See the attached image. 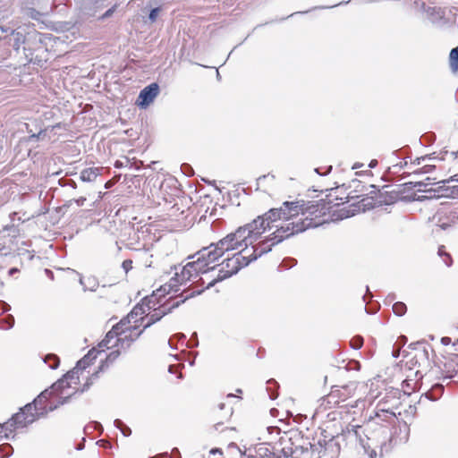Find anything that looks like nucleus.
I'll return each mask as SVG.
<instances>
[{"instance_id": "1", "label": "nucleus", "mask_w": 458, "mask_h": 458, "mask_svg": "<svg viewBox=\"0 0 458 458\" xmlns=\"http://www.w3.org/2000/svg\"><path fill=\"white\" fill-rule=\"evenodd\" d=\"M326 205L322 200L284 201L277 208H270L258 217H266L264 233L276 228L270 235L259 244L252 243L249 252L251 262L272 250L273 246L283 241L301 233L310 228H316L326 223Z\"/></svg>"}, {"instance_id": "2", "label": "nucleus", "mask_w": 458, "mask_h": 458, "mask_svg": "<svg viewBox=\"0 0 458 458\" xmlns=\"http://www.w3.org/2000/svg\"><path fill=\"white\" fill-rule=\"evenodd\" d=\"M267 218L257 217L250 223L239 226L234 232L226 234L216 242L203 247L188 259H195L182 267V278L197 277L200 274L205 275L216 271V266H210L216 262L224 255L231 251L250 250L252 245L264 233V223Z\"/></svg>"}, {"instance_id": "3", "label": "nucleus", "mask_w": 458, "mask_h": 458, "mask_svg": "<svg viewBox=\"0 0 458 458\" xmlns=\"http://www.w3.org/2000/svg\"><path fill=\"white\" fill-rule=\"evenodd\" d=\"M399 186L400 184L393 188V186L390 185H384L380 190H377L375 185H369L371 189L369 193V196L362 199L360 201L362 209L365 211L376 206L391 205L398 200L409 201V195H404L407 190H403L402 187L399 188Z\"/></svg>"}, {"instance_id": "4", "label": "nucleus", "mask_w": 458, "mask_h": 458, "mask_svg": "<svg viewBox=\"0 0 458 458\" xmlns=\"http://www.w3.org/2000/svg\"><path fill=\"white\" fill-rule=\"evenodd\" d=\"M249 252L250 250H241L233 253L231 257L228 256L225 259L221 264L217 265L219 269L216 277L210 280L205 288L209 289L213 287L217 282L231 277L237 274L242 267L251 263ZM210 266L213 265L211 264ZM215 266L216 267V265Z\"/></svg>"}, {"instance_id": "5", "label": "nucleus", "mask_w": 458, "mask_h": 458, "mask_svg": "<svg viewBox=\"0 0 458 458\" xmlns=\"http://www.w3.org/2000/svg\"><path fill=\"white\" fill-rule=\"evenodd\" d=\"M203 291L204 288L193 291L185 290L179 295L170 297L167 301H165L163 304H160L157 308H156V306L154 308H151L150 310H153L152 312L148 313L146 316L147 322L143 326V330H146L155 323L158 322L163 317L172 312L174 309L179 307L186 300L200 294L201 293H203Z\"/></svg>"}, {"instance_id": "6", "label": "nucleus", "mask_w": 458, "mask_h": 458, "mask_svg": "<svg viewBox=\"0 0 458 458\" xmlns=\"http://www.w3.org/2000/svg\"><path fill=\"white\" fill-rule=\"evenodd\" d=\"M301 440L298 436H295L294 438L281 437L279 444L282 446L281 453L284 458H319V454L314 455V451L310 450V442L303 441L302 444L298 443Z\"/></svg>"}, {"instance_id": "7", "label": "nucleus", "mask_w": 458, "mask_h": 458, "mask_svg": "<svg viewBox=\"0 0 458 458\" xmlns=\"http://www.w3.org/2000/svg\"><path fill=\"white\" fill-rule=\"evenodd\" d=\"M432 184L431 179L427 177L424 181L404 182L400 184L399 188L402 187L403 190H407V192L413 191L412 194L409 195V201H421L425 199L439 198L444 196V194H440L441 187H438L437 189L428 187Z\"/></svg>"}, {"instance_id": "8", "label": "nucleus", "mask_w": 458, "mask_h": 458, "mask_svg": "<svg viewBox=\"0 0 458 458\" xmlns=\"http://www.w3.org/2000/svg\"><path fill=\"white\" fill-rule=\"evenodd\" d=\"M53 394L49 389L41 392L31 403L25 405V411H33V415H37V420L46 417L50 411H55L60 405L68 403L70 394L65 397H61L56 404H48V400Z\"/></svg>"}, {"instance_id": "9", "label": "nucleus", "mask_w": 458, "mask_h": 458, "mask_svg": "<svg viewBox=\"0 0 458 458\" xmlns=\"http://www.w3.org/2000/svg\"><path fill=\"white\" fill-rule=\"evenodd\" d=\"M37 420V415H33V411H25V405L20 409V411L13 414L12 418L0 424V433L4 434V437L6 439L13 438L14 436L11 435L18 428H24L27 426L32 424Z\"/></svg>"}, {"instance_id": "10", "label": "nucleus", "mask_w": 458, "mask_h": 458, "mask_svg": "<svg viewBox=\"0 0 458 458\" xmlns=\"http://www.w3.org/2000/svg\"><path fill=\"white\" fill-rule=\"evenodd\" d=\"M182 274V269L180 273L175 272L174 276L170 279L169 284L162 285L160 288L154 291L151 295L143 299V304H146L148 310H150L151 308H154L157 304H158L160 302V299L165 297V294L170 293L171 292H178L179 289L177 287L179 284H185L187 281H190L193 278H182L181 276Z\"/></svg>"}, {"instance_id": "11", "label": "nucleus", "mask_w": 458, "mask_h": 458, "mask_svg": "<svg viewBox=\"0 0 458 458\" xmlns=\"http://www.w3.org/2000/svg\"><path fill=\"white\" fill-rule=\"evenodd\" d=\"M182 274V269L180 273L175 272L174 276L170 279L169 284L162 285L160 288L154 291L151 295L143 299V304H146L148 310H150L151 308H154L157 304H158L160 302V299L165 297V294L170 293L171 292H178L179 289L177 287L179 284H185L187 281H190L193 278H182L181 276Z\"/></svg>"}, {"instance_id": "12", "label": "nucleus", "mask_w": 458, "mask_h": 458, "mask_svg": "<svg viewBox=\"0 0 458 458\" xmlns=\"http://www.w3.org/2000/svg\"><path fill=\"white\" fill-rule=\"evenodd\" d=\"M400 404L399 397H391V405L386 406L384 403L377 405L376 418L378 421L391 422L395 419V410Z\"/></svg>"}, {"instance_id": "13", "label": "nucleus", "mask_w": 458, "mask_h": 458, "mask_svg": "<svg viewBox=\"0 0 458 458\" xmlns=\"http://www.w3.org/2000/svg\"><path fill=\"white\" fill-rule=\"evenodd\" d=\"M159 93V86L153 82L140 90L137 99V106L140 108H147Z\"/></svg>"}, {"instance_id": "14", "label": "nucleus", "mask_w": 458, "mask_h": 458, "mask_svg": "<svg viewBox=\"0 0 458 458\" xmlns=\"http://www.w3.org/2000/svg\"><path fill=\"white\" fill-rule=\"evenodd\" d=\"M121 354L119 349L112 351L106 357L105 360H102L101 365L98 367V370L93 373L87 380V382L83 385L81 393H83L89 389L90 386L93 384V380L98 377V372L108 368L110 364H112Z\"/></svg>"}, {"instance_id": "15", "label": "nucleus", "mask_w": 458, "mask_h": 458, "mask_svg": "<svg viewBox=\"0 0 458 458\" xmlns=\"http://www.w3.org/2000/svg\"><path fill=\"white\" fill-rule=\"evenodd\" d=\"M424 12L427 18L437 26H443L445 23V12L441 7L437 6H424Z\"/></svg>"}, {"instance_id": "16", "label": "nucleus", "mask_w": 458, "mask_h": 458, "mask_svg": "<svg viewBox=\"0 0 458 458\" xmlns=\"http://www.w3.org/2000/svg\"><path fill=\"white\" fill-rule=\"evenodd\" d=\"M444 379L458 377V354L451 355L444 364Z\"/></svg>"}, {"instance_id": "17", "label": "nucleus", "mask_w": 458, "mask_h": 458, "mask_svg": "<svg viewBox=\"0 0 458 458\" xmlns=\"http://www.w3.org/2000/svg\"><path fill=\"white\" fill-rule=\"evenodd\" d=\"M410 346L418 352L415 355L417 360L422 362H429V352H433V349L429 344H425L424 343H416L410 344Z\"/></svg>"}, {"instance_id": "18", "label": "nucleus", "mask_w": 458, "mask_h": 458, "mask_svg": "<svg viewBox=\"0 0 458 458\" xmlns=\"http://www.w3.org/2000/svg\"><path fill=\"white\" fill-rule=\"evenodd\" d=\"M446 156H450V157L455 159L458 157V151L457 152H454V151L449 152L447 150H445V151L440 152L437 156H436V153H433L431 155H426V156H423L420 157H417L413 161V164L420 165L421 163V161H425L427 159H428V160H431V159L445 160L446 158Z\"/></svg>"}, {"instance_id": "19", "label": "nucleus", "mask_w": 458, "mask_h": 458, "mask_svg": "<svg viewBox=\"0 0 458 458\" xmlns=\"http://www.w3.org/2000/svg\"><path fill=\"white\" fill-rule=\"evenodd\" d=\"M70 387V382H67L66 379L63 377L51 386L49 392H51L53 395H58L59 401H61V397H64V390Z\"/></svg>"}, {"instance_id": "20", "label": "nucleus", "mask_w": 458, "mask_h": 458, "mask_svg": "<svg viewBox=\"0 0 458 458\" xmlns=\"http://www.w3.org/2000/svg\"><path fill=\"white\" fill-rule=\"evenodd\" d=\"M102 167H89L81 172L80 178L82 182H91L96 181L98 176L101 174Z\"/></svg>"}, {"instance_id": "21", "label": "nucleus", "mask_w": 458, "mask_h": 458, "mask_svg": "<svg viewBox=\"0 0 458 458\" xmlns=\"http://www.w3.org/2000/svg\"><path fill=\"white\" fill-rule=\"evenodd\" d=\"M444 389L445 387L443 384L436 383L430 387V389L425 392L423 395L430 401H437L442 396Z\"/></svg>"}, {"instance_id": "22", "label": "nucleus", "mask_w": 458, "mask_h": 458, "mask_svg": "<svg viewBox=\"0 0 458 458\" xmlns=\"http://www.w3.org/2000/svg\"><path fill=\"white\" fill-rule=\"evenodd\" d=\"M361 427L360 425H348L346 427V431L349 437L353 436L357 441H359L360 445L362 448L367 452V447L365 445V440L360 433Z\"/></svg>"}, {"instance_id": "23", "label": "nucleus", "mask_w": 458, "mask_h": 458, "mask_svg": "<svg viewBox=\"0 0 458 458\" xmlns=\"http://www.w3.org/2000/svg\"><path fill=\"white\" fill-rule=\"evenodd\" d=\"M101 352H97L94 349L90 350L81 360H80L76 367H78L81 371L85 369L87 367H89L94 360L97 359L98 353H100Z\"/></svg>"}, {"instance_id": "24", "label": "nucleus", "mask_w": 458, "mask_h": 458, "mask_svg": "<svg viewBox=\"0 0 458 458\" xmlns=\"http://www.w3.org/2000/svg\"><path fill=\"white\" fill-rule=\"evenodd\" d=\"M120 333L121 332L117 330V327L113 326L111 330L106 333L105 338L100 342L98 346L101 348L106 347V349L112 348L111 346H109L111 341L113 339L116 340L119 337Z\"/></svg>"}, {"instance_id": "25", "label": "nucleus", "mask_w": 458, "mask_h": 458, "mask_svg": "<svg viewBox=\"0 0 458 458\" xmlns=\"http://www.w3.org/2000/svg\"><path fill=\"white\" fill-rule=\"evenodd\" d=\"M145 330H138V327H130L129 333L125 334L126 345L125 348H129L131 344L136 341Z\"/></svg>"}, {"instance_id": "26", "label": "nucleus", "mask_w": 458, "mask_h": 458, "mask_svg": "<svg viewBox=\"0 0 458 458\" xmlns=\"http://www.w3.org/2000/svg\"><path fill=\"white\" fill-rule=\"evenodd\" d=\"M255 457L258 458H281V456L273 453L269 448L260 445L255 449Z\"/></svg>"}, {"instance_id": "27", "label": "nucleus", "mask_w": 458, "mask_h": 458, "mask_svg": "<svg viewBox=\"0 0 458 458\" xmlns=\"http://www.w3.org/2000/svg\"><path fill=\"white\" fill-rule=\"evenodd\" d=\"M145 307L147 306L146 304H143V302L141 304L136 305L128 314L129 318H131V320H134L135 322H137L139 319L143 320L144 318L141 316L146 312Z\"/></svg>"}, {"instance_id": "28", "label": "nucleus", "mask_w": 458, "mask_h": 458, "mask_svg": "<svg viewBox=\"0 0 458 458\" xmlns=\"http://www.w3.org/2000/svg\"><path fill=\"white\" fill-rule=\"evenodd\" d=\"M44 363L47 364L51 369H56L60 365V359L56 354L48 353L43 358Z\"/></svg>"}, {"instance_id": "29", "label": "nucleus", "mask_w": 458, "mask_h": 458, "mask_svg": "<svg viewBox=\"0 0 458 458\" xmlns=\"http://www.w3.org/2000/svg\"><path fill=\"white\" fill-rule=\"evenodd\" d=\"M12 36L13 39V47L15 50H19L21 45L25 42V36L21 32L16 30L12 31Z\"/></svg>"}, {"instance_id": "30", "label": "nucleus", "mask_w": 458, "mask_h": 458, "mask_svg": "<svg viewBox=\"0 0 458 458\" xmlns=\"http://www.w3.org/2000/svg\"><path fill=\"white\" fill-rule=\"evenodd\" d=\"M449 58L452 71L458 72V46L451 50Z\"/></svg>"}, {"instance_id": "31", "label": "nucleus", "mask_w": 458, "mask_h": 458, "mask_svg": "<svg viewBox=\"0 0 458 458\" xmlns=\"http://www.w3.org/2000/svg\"><path fill=\"white\" fill-rule=\"evenodd\" d=\"M275 181V175L271 174H264L257 178L256 180V190H259L264 182H267V184H272Z\"/></svg>"}, {"instance_id": "32", "label": "nucleus", "mask_w": 458, "mask_h": 458, "mask_svg": "<svg viewBox=\"0 0 458 458\" xmlns=\"http://www.w3.org/2000/svg\"><path fill=\"white\" fill-rule=\"evenodd\" d=\"M81 369L75 366V368L70 371H68L64 377L67 382L77 384V380H79V372Z\"/></svg>"}, {"instance_id": "33", "label": "nucleus", "mask_w": 458, "mask_h": 458, "mask_svg": "<svg viewBox=\"0 0 458 458\" xmlns=\"http://www.w3.org/2000/svg\"><path fill=\"white\" fill-rule=\"evenodd\" d=\"M114 425L115 428H119L121 430L122 434L124 437L131 436V429L128 426L124 425L123 422L121 420H119V419L114 420Z\"/></svg>"}, {"instance_id": "34", "label": "nucleus", "mask_w": 458, "mask_h": 458, "mask_svg": "<svg viewBox=\"0 0 458 458\" xmlns=\"http://www.w3.org/2000/svg\"><path fill=\"white\" fill-rule=\"evenodd\" d=\"M407 307L402 301H397L393 304V311L396 316H403L406 313Z\"/></svg>"}, {"instance_id": "35", "label": "nucleus", "mask_w": 458, "mask_h": 458, "mask_svg": "<svg viewBox=\"0 0 458 458\" xmlns=\"http://www.w3.org/2000/svg\"><path fill=\"white\" fill-rule=\"evenodd\" d=\"M228 448L232 452L235 453L239 456V458H258V457H255V454L254 455L253 454L246 455L245 453L242 452V450L239 448V446L234 443L230 444Z\"/></svg>"}, {"instance_id": "36", "label": "nucleus", "mask_w": 458, "mask_h": 458, "mask_svg": "<svg viewBox=\"0 0 458 458\" xmlns=\"http://www.w3.org/2000/svg\"><path fill=\"white\" fill-rule=\"evenodd\" d=\"M267 391L268 393V396L271 400H275L278 396V394L276 393V390L272 389V387L270 386H274L276 388L278 386V385H277L276 381L274 379H269L267 382Z\"/></svg>"}, {"instance_id": "37", "label": "nucleus", "mask_w": 458, "mask_h": 458, "mask_svg": "<svg viewBox=\"0 0 458 458\" xmlns=\"http://www.w3.org/2000/svg\"><path fill=\"white\" fill-rule=\"evenodd\" d=\"M14 325V318L12 315L7 316L6 318L0 319V328L1 329H10Z\"/></svg>"}, {"instance_id": "38", "label": "nucleus", "mask_w": 458, "mask_h": 458, "mask_svg": "<svg viewBox=\"0 0 458 458\" xmlns=\"http://www.w3.org/2000/svg\"><path fill=\"white\" fill-rule=\"evenodd\" d=\"M13 453V447L9 444L0 445L1 458H8Z\"/></svg>"}, {"instance_id": "39", "label": "nucleus", "mask_w": 458, "mask_h": 458, "mask_svg": "<svg viewBox=\"0 0 458 458\" xmlns=\"http://www.w3.org/2000/svg\"><path fill=\"white\" fill-rule=\"evenodd\" d=\"M139 256L144 262L146 267H151V261H148V259L152 258V255H150L148 250H139Z\"/></svg>"}, {"instance_id": "40", "label": "nucleus", "mask_w": 458, "mask_h": 458, "mask_svg": "<svg viewBox=\"0 0 458 458\" xmlns=\"http://www.w3.org/2000/svg\"><path fill=\"white\" fill-rule=\"evenodd\" d=\"M397 390H392L391 392L387 393L378 403H384L386 406L391 405V397H397L398 394Z\"/></svg>"}, {"instance_id": "41", "label": "nucleus", "mask_w": 458, "mask_h": 458, "mask_svg": "<svg viewBox=\"0 0 458 458\" xmlns=\"http://www.w3.org/2000/svg\"><path fill=\"white\" fill-rule=\"evenodd\" d=\"M126 341H125V335L120 336L115 340L114 344L111 345V347H117L118 349L127 350L128 348H125Z\"/></svg>"}, {"instance_id": "42", "label": "nucleus", "mask_w": 458, "mask_h": 458, "mask_svg": "<svg viewBox=\"0 0 458 458\" xmlns=\"http://www.w3.org/2000/svg\"><path fill=\"white\" fill-rule=\"evenodd\" d=\"M27 14L30 19L35 21H38L41 17V13L35 8H29Z\"/></svg>"}, {"instance_id": "43", "label": "nucleus", "mask_w": 458, "mask_h": 458, "mask_svg": "<svg viewBox=\"0 0 458 458\" xmlns=\"http://www.w3.org/2000/svg\"><path fill=\"white\" fill-rule=\"evenodd\" d=\"M199 345L197 333H193L190 340L187 342L186 346L188 348H194Z\"/></svg>"}, {"instance_id": "44", "label": "nucleus", "mask_w": 458, "mask_h": 458, "mask_svg": "<svg viewBox=\"0 0 458 458\" xmlns=\"http://www.w3.org/2000/svg\"><path fill=\"white\" fill-rule=\"evenodd\" d=\"M86 199H87L86 197H81L79 199H72L68 200L65 206L70 207L74 202V203H76V205L78 207H81L84 205Z\"/></svg>"}, {"instance_id": "45", "label": "nucleus", "mask_w": 458, "mask_h": 458, "mask_svg": "<svg viewBox=\"0 0 458 458\" xmlns=\"http://www.w3.org/2000/svg\"><path fill=\"white\" fill-rule=\"evenodd\" d=\"M59 184L61 186H63V187L70 186L72 189H76L77 188L76 182L73 180H72V179H61V180H59Z\"/></svg>"}, {"instance_id": "46", "label": "nucleus", "mask_w": 458, "mask_h": 458, "mask_svg": "<svg viewBox=\"0 0 458 458\" xmlns=\"http://www.w3.org/2000/svg\"><path fill=\"white\" fill-rule=\"evenodd\" d=\"M340 389L332 390L331 393L327 395L328 403H330V399H334L335 397L342 398V400L344 401L345 399V396L340 394Z\"/></svg>"}, {"instance_id": "47", "label": "nucleus", "mask_w": 458, "mask_h": 458, "mask_svg": "<svg viewBox=\"0 0 458 458\" xmlns=\"http://www.w3.org/2000/svg\"><path fill=\"white\" fill-rule=\"evenodd\" d=\"M362 344H363V340L360 336L354 337L352 340V347L355 350H359L360 348H361Z\"/></svg>"}, {"instance_id": "48", "label": "nucleus", "mask_w": 458, "mask_h": 458, "mask_svg": "<svg viewBox=\"0 0 458 458\" xmlns=\"http://www.w3.org/2000/svg\"><path fill=\"white\" fill-rule=\"evenodd\" d=\"M181 169L182 172L187 176H191L194 174L192 167L189 164H182L181 165Z\"/></svg>"}, {"instance_id": "49", "label": "nucleus", "mask_w": 458, "mask_h": 458, "mask_svg": "<svg viewBox=\"0 0 458 458\" xmlns=\"http://www.w3.org/2000/svg\"><path fill=\"white\" fill-rule=\"evenodd\" d=\"M131 318H129V315H127L125 318H122L120 320V322H118L117 324H115L114 327H129V324L131 323Z\"/></svg>"}, {"instance_id": "50", "label": "nucleus", "mask_w": 458, "mask_h": 458, "mask_svg": "<svg viewBox=\"0 0 458 458\" xmlns=\"http://www.w3.org/2000/svg\"><path fill=\"white\" fill-rule=\"evenodd\" d=\"M435 169L434 165H426L420 170L413 172V174H428L431 173Z\"/></svg>"}, {"instance_id": "51", "label": "nucleus", "mask_w": 458, "mask_h": 458, "mask_svg": "<svg viewBox=\"0 0 458 458\" xmlns=\"http://www.w3.org/2000/svg\"><path fill=\"white\" fill-rule=\"evenodd\" d=\"M27 131L30 133L29 140L30 141H37L39 140V134H37L32 131V129L30 128V124H26Z\"/></svg>"}, {"instance_id": "52", "label": "nucleus", "mask_w": 458, "mask_h": 458, "mask_svg": "<svg viewBox=\"0 0 458 458\" xmlns=\"http://www.w3.org/2000/svg\"><path fill=\"white\" fill-rule=\"evenodd\" d=\"M122 267L124 270L125 274H127L132 268V260L125 259L122 263Z\"/></svg>"}, {"instance_id": "53", "label": "nucleus", "mask_w": 458, "mask_h": 458, "mask_svg": "<svg viewBox=\"0 0 458 458\" xmlns=\"http://www.w3.org/2000/svg\"><path fill=\"white\" fill-rule=\"evenodd\" d=\"M158 13H159V8H152L148 13L149 21L154 22L157 20Z\"/></svg>"}, {"instance_id": "54", "label": "nucleus", "mask_w": 458, "mask_h": 458, "mask_svg": "<svg viewBox=\"0 0 458 458\" xmlns=\"http://www.w3.org/2000/svg\"><path fill=\"white\" fill-rule=\"evenodd\" d=\"M326 443L327 442L324 439V440H318V443L316 444V445H318V447H319V451H318V453H317V454H319V457L326 451V447H325L326 446Z\"/></svg>"}, {"instance_id": "55", "label": "nucleus", "mask_w": 458, "mask_h": 458, "mask_svg": "<svg viewBox=\"0 0 458 458\" xmlns=\"http://www.w3.org/2000/svg\"><path fill=\"white\" fill-rule=\"evenodd\" d=\"M378 309H379L378 304H377L375 307H368L367 305L365 306V311L368 314H375L377 312Z\"/></svg>"}, {"instance_id": "56", "label": "nucleus", "mask_w": 458, "mask_h": 458, "mask_svg": "<svg viewBox=\"0 0 458 458\" xmlns=\"http://www.w3.org/2000/svg\"><path fill=\"white\" fill-rule=\"evenodd\" d=\"M442 259H443V262L447 267H450L453 263L452 258L449 253H445V257H443Z\"/></svg>"}, {"instance_id": "57", "label": "nucleus", "mask_w": 458, "mask_h": 458, "mask_svg": "<svg viewBox=\"0 0 458 458\" xmlns=\"http://www.w3.org/2000/svg\"><path fill=\"white\" fill-rule=\"evenodd\" d=\"M350 1H343V2H340L339 4H333V5H330V6H316L314 8H312V10H315V9H327V8H334L335 6H338V5H342V4H348Z\"/></svg>"}, {"instance_id": "58", "label": "nucleus", "mask_w": 458, "mask_h": 458, "mask_svg": "<svg viewBox=\"0 0 458 458\" xmlns=\"http://www.w3.org/2000/svg\"><path fill=\"white\" fill-rule=\"evenodd\" d=\"M114 10H115V5L109 8L108 10H106V13L102 15L101 19L104 20V19L110 17L114 13Z\"/></svg>"}, {"instance_id": "59", "label": "nucleus", "mask_w": 458, "mask_h": 458, "mask_svg": "<svg viewBox=\"0 0 458 458\" xmlns=\"http://www.w3.org/2000/svg\"><path fill=\"white\" fill-rule=\"evenodd\" d=\"M395 300V294L394 293H390L387 295V297L386 298L385 300V303L386 304H390L391 302H393Z\"/></svg>"}, {"instance_id": "60", "label": "nucleus", "mask_w": 458, "mask_h": 458, "mask_svg": "<svg viewBox=\"0 0 458 458\" xmlns=\"http://www.w3.org/2000/svg\"><path fill=\"white\" fill-rule=\"evenodd\" d=\"M332 170V166H328L327 167L326 171L324 173H321L320 172V168H315V172L319 174V175H325V174H327L330 171Z\"/></svg>"}, {"instance_id": "61", "label": "nucleus", "mask_w": 458, "mask_h": 458, "mask_svg": "<svg viewBox=\"0 0 458 458\" xmlns=\"http://www.w3.org/2000/svg\"><path fill=\"white\" fill-rule=\"evenodd\" d=\"M0 305H1L4 312L8 311V310H11V306L8 303L4 302V301H1Z\"/></svg>"}, {"instance_id": "62", "label": "nucleus", "mask_w": 458, "mask_h": 458, "mask_svg": "<svg viewBox=\"0 0 458 458\" xmlns=\"http://www.w3.org/2000/svg\"><path fill=\"white\" fill-rule=\"evenodd\" d=\"M451 342H452V341H451V338H450V337L444 336V337H442V338H441V344H442L443 345H448V344H451Z\"/></svg>"}, {"instance_id": "63", "label": "nucleus", "mask_w": 458, "mask_h": 458, "mask_svg": "<svg viewBox=\"0 0 458 458\" xmlns=\"http://www.w3.org/2000/svg\"><path fill=\"white\" fill-rule=\"evenodd\" d=\"M445 253H447V252L445 251V246L442 245L438 248L437 254L439 257L443 258V257H445Z\"/></svg>"}, {"instance_id": "64", "label": "nucleus", "mask_w": 458, "mask_h": 458, "mask_svg": "<svg viewBox=\"0 0 458 458\" xmlns=\"http://www.w3.org/2000/svg\"><path fill=\"white\" fill-rule=\"evenodd\" d=\"M19 271H20V270H19L17 267H12V268H10V269H9V271H8V275H9L10 276H13V275H15V274L19 273Z\"/></svg>"}]
</instances>
